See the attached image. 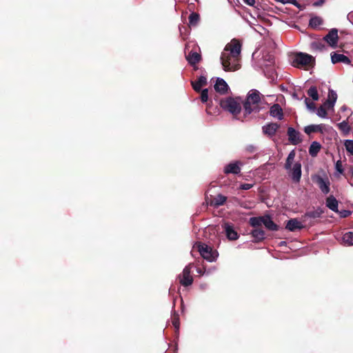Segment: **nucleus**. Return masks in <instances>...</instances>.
Listing matches in <instances>:
<instances>
[{
	"label": "nucleus",
	"mask_w": 353,
	"mask_h": 353,
	"mask_svg": "<svg viewBox=\"0 0 353 353\" xmlns=\"http://www.w3.org/2000/svg\"><path fill=\"white\" fill-rule=\"evenodd\" d=\"M241 45L236 39L228 43L221 55V63L225 71H236L239 69V57Z\"/></svg>",
	"instance_id": "1"
},
{
	"label": "nucleus",
	"mask_w": 353,
	"mask_h": 353,
	"mask_svg": "<svg viewBox=\"0 0 353 353\" xmlns=\"http://www.w3.org/2000/svg\"><path fill=\"white\" fill-rule=\"evenodd\" d=\"M295 157L296 152L294 150H292L288 155L284 168L292 181L298 183L300 182L302 175L301 163L300 161H294Z\"/></svg>",
	"instance_id": "2"
},
{
	"label": "nucleus",
	"mask_w": 353,
	"mask_h": 353,
	"mask_svg": "<svg viewBox=\"0 0 353 353\" xmlns=\"http://www.w3.org/2000/svg\"><path fill=\"white\" fill-rule=\"evenodd\" d=\"M261 93L257 90H251L247 95L243 103V108L245 114H250L252 112H259L262 108Z\"/></svg>",
	"instance_id": "3"
},
{
	"label": "nucleus",
	"mask_w": 353,
	"mask_h": 353,
	"mask_svg": "<svg viewBox=\"0 0 353 353\" xmlns=\"http://www.w3.org/2000/svg\"><path fill=\"white\" fill-rule=\"evenodd\" d=\"M314 60V57L312 55L304 52H296L290 57L291 63L296 68L308 65Z\"/></svg>",
	"instance_id": "4"
},
{
	"label": "nucleus",
	"mask_w": 353,
	"mask_h": 353,
	"mask_svg": "<svg viewBox=\"0 0 353 353\" xmlns=\"http://www.w3.org/2000/svg\"><path fill=\"white\" fill-rule=\"evenodd\" d=\"M198 251L201 256L209 262L215 261L219 256L218 252L213 250L211 247L205 243H198L196 245Z\"/></svg>",
	"instance_id": "5"
},
{
	"label": "nucleus",
	"mask_w": 353,
	"mask_h": 353,
	"mask_svg": "<svg viewBox=\"0 0 353 353\" xmlns=\"http://www.w3.org/2000/svg\"><path fill=\"white\" fill-rule=\"evenodd\" d=\"M220 105L223 109L234 115L239 114L241 110V103L236 99L232 97L221 100Z\"/></svg>",
	"instance_id": "6"
},
{
	"label": "nucleus",
	"mask_w": 353,
	"mask_h": 353,
	"mask_svg": "<svg viewBox=\"0 0 353 353\" xmlns=\"http://www.w3.org/2000/svg\"><path fill=\"white\" fill-rule=\"evenodd\" d=\"M191 269L192 264L190 263L184 268L182 274L179 275L180 283L183 286H189L193 282V279L190 275Z\"/></svg>",
	"instance_id": "7"
},
{
	"label": "nucleus",
	"mask_w": 353,
	"mask_h": 353,
	"mask_svg": "<svg viewBox=\"0 0 353 353\" xmlns=\"http://www.w3.org/2000/svg\"><path fill=\"white\" fill-rule=\"evenodd\" d=\"M243 165V163L239 161H232L224 166L223 172L226 174H238L241 172Z\"/></svg>",
	"instance_id": "8"
},
{
	"label": "nucleus",
	"mask_w": 353,
	"mask_h": 353,
	"mask_svg": "<svg viewBox=\"0 0 353 353\" xmlns=\"http://www.w3.org/2000/svg\"><path fill=\"white\" fill-rule=\"evenodd\" d=\"M324 40L331 46L332 48L337 47L339 36L338 30L336 28L332 29L325 37Z\"/></svg>",
	"instance_id": "9"
},
{
	"label": "nucleus",
	"mask_w": 353,
	"mask_h": 353,
	"mask_svg": "<svg viewBox=\"0 0 353 353\" xmlns=\"http://www.w3.org/2000/svg\"><path fill=\"white\" fill-rule=\"evenodd\" d=\"M314 181L317 183L319 189L324 194H327L329 193L330 188V181L327 178H323L321 176H316L314 177Z\"/></svg>",
	"instance_id": "10"
},
{
	"label": "nucleus",
	"mask_w": 353,
	"mask_h": 353,
	"mask_svg": "<svg viewBox=\"0 0 353 353\" xmlns=\"http://www.w3.org/2000/svg\"><path fill=\"white\" fill-rule=\"evenodd\" d=\"M332 128L330 126H327L325 124H319V125H309L304 128V132L307 134H310L314 132H321L323 133L325 131L328 130V129H331Z\"/></svg>",
	"instance_id": "11"
},
{
	"label": "nucleus",
	"mask_w": 353,
	"mask_h": 353,
	"mask_svg": "<svg viewBox=\"0 0 353 353\" xmlns=\"http://www.w3.org/2000/svg\"><path fill=\"white\" fill-rule=\"evenodd\" d=\"M288 136L289 141L292 145H298L302 141L301 133L292 127L288 129Z\"/></svg>",
	"instance_id": "12"
},
{
	"label": "nucleus",
	"mask_w": 353,
	"mask_h": 353,
	"mask_svg": "<svg viewBox=\"0 0 353 353\" xmlns=\"http://www.w3.org/2000/svg\"><path fill=\"white\" fill-rule=\"evenodd\" d=\"M279 127L280 125L276 123H268L262 127V132L268 137H272L276 134Z\"/></svg>",
	"instance_id": "13"
},
{
	"label": "nucleus",
	"mask_w": 353,
	"mask_h": 353,
	"mask_svg": "<svg viewBox=\"0 0 353 353\" xmlns=\"http://www.w3.org/2000/svg\"><path fill=\"white\" fill-rule=\"evenodd\" d=\"M331 61L334 64L337 63H343L345 64L350 65L351 63L350 59L347 56L342 54H337L336 52L331 54Z\"/></svg>",
	"instance_id": "14"
},
{
	"label": "nucleus",
	"mask_w": 353,
	"mask_h": 353,
	"mask_svg": "<svg viewBox=\"0 0 353 353\" xmlns=\"http://www.w3.org/2000/svg\"><path fill=\"white\" fill-rule=\"evenodd\" d=\"M270 115L273 118L282 120L283 118V112L281 105L278 103L272 105L270 108Z\"/></svg>",
	"instance_id": "15"
},
{
	"label": "nucleus",
	"mask_w": 353,
	"mask_h": 353,
	"mask_svg": "<svg viewBox=\"0 0 353 353\" xmlns=\"http://www.w3.org/2000/svg\"><path fill=\"white\" fill-rule=\"evenodd\" d=\"M303 228L304 226L302 223L296 219H290L285 225V228L290 232H294L296 230H301Z\"/></svg>",
	"instance_id": "16"
},
{
	"label": "nucleus",
	"mask_w": 353,
	"mask_h": 353,
	"mask_svg": "<svg viewBox=\"0 0 353 353\" xmlns=\"http://www.w3.org/2000/svg\"><path fill=\"white\" fill-rule=\"evenodd\" d=\"M229 87L226 81L222 78L218 77L214 84V89L216 92L221 94L227 92Z\"/></svg>",
	"instance_id": "17"
},
{
	"label": "nucleus",
	"mask_w": 353,
	"mask_h": 353,
	"mask_svg": "<svg viewBox=\"0 0 353 353\" xmlns=\"http://www.w3.org/2000/svg\"><path fill=\"white\" fill-rule=\"evenodd\" d=\"M337 99V94L333 90H329L328 99L324 103V106L327 108H333Z\"/></svg>",
	"instance_id": "18"
},
{
	"label": "nucleus",
	"mask_w": 353,
	"mask_h": 353,
	"mask_svg": "<svg viewBox=\"0 0 353 353\" xmlns=\"http://www.w3.org/2000/svg\"><path fill=\"white\" fill-rule=\"evenodd\" d=\"M223 228L226 236L229 240L234 241L239 238L237 232L234 230V228L232 225L229 223H225Z\"/></svg>",
	"instance_id": "19"
},
{
	"label": "nucleus",
	"mask_w": 353,
	"mask_h": 353,
	"mask_svg": "<svg viewBox=\"0 0 353 353\" xmlns=\"http://www.w3.org/2000/svg\"><path fill=\"white\" fill-rule=\"evenodd\" d=\"M325 204L326 206L332 211L335 212H339V202L333 195H330L326 199Z\"/></svg>",
	"instance_id": "20"
},
{
	"label": "nucleus",
	"mask_w": 353,
	"mask_h": 353,
	"mask_svg": "<svg viewBox=\"0 0 353 353\" xmlns=\"http://www.w3.org/2000/svg\"><path fill=\"white\" fill-rule=\"evenodd\" d=\"M207 84V79L204 76H200L197 81H192V85L193 89L196 92H200L201 88Z\"/></svg>",
	"instance_id": "21"
},
{
	"label": "nucleus",
	"mask_w": 353,
	"mask_h": 353,
	"mask_svg": "<svg viewBox=\"0 0 353 353\" xmlns=\"http://www.w3.org/2000/svg\"><path fill=\"white\" fill-rule=\"evenodd\" d=\"M186 59L190 65H194L199 62L201 55L196 52L190 51L189 54L186 55Z\"/></svg>",
	"instance_id": "22"
},
{
	"label": "nucleus",
	"mask_w": 353,
	"mask_h": 353,
	"mask_svg": "<svg viewBox=\"0 0 353 353\" xmlns=\"http://www.w3.org/2000/svg\"><path fill=\"white\" fill-rule=\"evenodd\" d=\"M263 225L270 231H277L279 230V226L274 223L269 215H265Z\"/></svg>",
	"instance_id": "23"
},
{
	"label": "nucleus",
	"mask_w": 353,
	"mask_h": 353,
	"mask_svg": "<svg viewBox=\"0 0 353 353\" xmlns=\"http://www.w3.org/2000/svg\"><path fill=\"white\" fill-rule=\"evenodd\" d=\"M342 243L346 246L353 245V232H347L343 234Z\"/></svg>",
	"instance_id": "24"
},
{
	"label": "nucleus",
	"mask_w": 353,
	"mask_h": 353,
	"mask_svg": "<svg viewBox=\"0 0 353 353\" xmlns=\"http://www.w3.org/2000/svg\"><path fill=\"white\" fill-rule=\"evenodd\" d=\"M349 117L350 116H348L347 118ZM337 127L343 132L344 135H347L351 130V128L348 123L347 120L343 121L342 122L337 123Z\"/></svg>",
	"instance_id": "25"
},
{
	"label": "nucleus",
	"mask_w": 353,
	"mask_h": 353,
	"mask_svg": "<svg viewBox=\"0 0 353 353\" xmlns=\"http://www.w3.org/2000/svg\"><path fill=\"white\" fill-rule=\"evenodd\" d=\"M321 145L317 141H313L310 148L309 153L312 157H316L321 150Z\"/></svg>",
	"instance_id": "26"
},
{
	"label": "nucleus",
	"mask_w": 353,
	"mask_h": 353,
	"mask_svg": "<svg viewBox=\"0 0 353 353\" xmlns=\"http://www.w3.org/2000/svg\"><path fill=\"white\" fill-rule=\"evenodd\" d=\"M265 216L251 217L249 219V223L251 226L256 228L263 224Z\"/></svg>",
	"instance_id": "27"
},
{
	"label": "nucleus",
	"mask_w": 353,
	"mask_h": 353,
	"mask_svg": "<svg viewBox=\"0 0 353 353\" xmlns=\"http://www.w3.org/2000/svg\"><path fill=\"white\" fill-rule=\"evenodd\" d=\"M252 236L256 242H259L265 239V232L261 229H254L251 232Z\"/></svg>",
	"instance_id": "28"
},
{
	"label": "nucleus",
	"mask_w": 353,
	"mask_h": 353,
	"mask_svg": "<svg viewBox=\"0 0 353 353\" xmlns=\"http://www.w3.org/2000/svg\"><path fill=\"white\" fill-rule=\"evenodd\" d=\"M323 213V211L321 208H318L316 210L307 212L305 214L304 218H310V219H316L319 218Z\"/></svg>",
	"instance_id": "29"
},
{
	"label": "nucleus",
	"mask_w": 353,
	"mask_h": 353,
	"mask_svg": "<svg viewBox=\"0 0 353 353\" xmlns=\"http://www.w3.org/2000/svg\"><path fill=\"white\" fill-rule=\"evenodd\" d=\"M200 16L196 12H192L189 16V26H196L199 22Z\"/></svg>",
	"instance_id": "30"
},
{
	"label": "nucleus",
	"mask_w": 353,
	"mask_h": 353,
	"mask_svg": "<svg viewBox=\"0 0 353 353\" xmlns=\"http://www.w3.org/2000/svg\"><path fill=\"white\" fill-rule=\"evenodd\" d=\"M227 198L226 196L222 195V194H218L216 196H215L212 201V204L214 206H220L224 204V203L226 201Z\"/></svg>",
	"instance_id": "31"
},
{
	"label": "nucleus",
	"mask_w": 353,
	"mask_h": 353,
	"mask_svg": "<svg viewBox=\"0 0 353 353\" xmlns=\"http://www.w3.org/2000/svg\"><path fill=\"white\" fill-rule=\"evenodd\" d=\"M322 23V19L317 16L312 17L309 21V26L313 28H316L319 27Z\"/></svg>",
	"instance_id": "32"
},
{
	"label": "nucleus",
	"mask_w": 353,
	"mask_h": 353,
	"mask_svg": "<svg viewBox=\"0 0 353 353\" xmlns=\"http://www.w3.org/2000/svg\"><path fill=\"white\" fill-rule=\"evenodd\" d=\"M307 94L314 101H318L319 99L318 91L315 86H312L309 88L307 90Z\"/></svg>",
	"instance_id": "33"
},
{
	"label": "nucleus",
	"mask_w": 353,
	"mask_h": 353,
	"mask_svg": "<svg viewBox=\"0 0 353 353\" xmlns=\"http://www.w3.org/2000/svg\"><path fill=\"white\" fill-rule=\"evenodd\" d=\"M326 106L321 105L316 110V114L321 118H327V111L325 110Z\"/></svg>",
	"instance_id": "34"
},
{
	"label": "nucleus",
	"mask_w": 353,
	"mask_h": 353,
	"mask_svg": "<svg viewBox=\"0 0 353 353\" xmlns=\"http://www.w3.org/2000/svg\"><path fill=\"white\" fill-rule=\"evenodd\" d=\"M344 145L347 152L353 155V140L347 139L345 141Z\"/></svg>",
	"instance_id": "35"
},
{
	"label": "nucleus",
	"mask_w": 353,
	"mask_h": 353,
	"mask_svg": "<svg viewBox=\"0 0 353 353\" xmlns=\"http://www.w3.org/2000/svg\"><path fill=\"white\" fill-rule=\"evenodd\" d=\"M304 102H305V104L308 110H312V111L315 110V109H316L315 104L312 101H310L309 99L305 98Z\"/></svg>",
	"instance_id": "36"
},
{
	"label": "nucleus",
	"mask_w": 353,
	"mask_h": 353,
	"mask_svg": "<svg viewBox=\"0 0 353 353\" xmlns=\"http://www.w3.org/2000/svg\"><path fill=\"white\" fill-rule=\"evenodd\" d=\"M201 100L203 103H205L208 100V90L207 88L201 90Z\"/></svg>",
	"instance_id": "37"
},
{
	"label": "nucleus",
	"mask_w": 353,
	"mask_h": 353,
	"mask_svg": "<svg viewBox=\"0 0 353 353\" xmlns=\"http://www.w3.org/2000/svg\"><path fill=\"white\" fill-rule=\"evenodd\" d=\"M172 325L175 327L176 331L178 332L179 330V325H180L179 318L178 314H174V316L173 317V319H172Z\"/></svg>",
	"instance_id": "38"
},
{
	"label": "nucleus",
	"mask_w": 353,
	"mask_h": 353,
	"mask_svg": "<svg viewBox=\"0 0 353 353\" xmlns=\"http://www.w3.org/2000/svg\"><path fill=\"white\" fill-rule=\"evenodd\" d=\"M335 169L340 174L343 173V168L341 161H336L335 163Z\"/></svg>",
	"instance_id": "39"
},
{
	"label": "nucleus",
	"mask_w": 353,
	"mask_h": 353,
	"mask_svg": "<svg viewBox=\"0 0 353 353\" xmlns=\"http://www.w3.org/2000/svg\"><path fill=\"white\" fill-rule=\"evenodd\" d=\"M245 150L248 153H254L257 150V148H256V146L250 144V145H248L245 147Z\"/></svg>",
	"instance_id": "40"
},
{
	"label": "nucleus",
	"mask_w": 353,
	"mask_h": 353,
	"mask_svg": "<svg viewBox=\"0 0 353 353\" xmlns=\"http://www.w3.org/2000/svg\"><path fill=\"white\" fill-rule=\"evenodd\" d=\"M254 186L253 184L250 183H243L240 185L239 188L243 190H248Z\"/></svg>",
	"instance_id": "41"
},
{
	"label": "nucleus",
	"mask_w": 353,
	"mask_h": 353,
	"mask_svg": "<svg viewBox=\"0 0 353 353\" xmlns=\"http://www.w3.org/2000/svg\"><path fill=\"white\" fill-rule=\"evenodd\" d=\"M341 217L345 218L351 214V212L349 210H341L337 212Z\"/></svg>",
	"instance_id": "42"
},
{
	"label": "nucleus",
	"mask_w": 353,
	"mask_h": 353,
	"mask_svg": "<svg viewBox=\"0 0 353 353\" xmlns=\"http://www.w3.org/2000/svg\"><path fill=\"white\" fill-rule=\"evenodd\" d=\"M196 272L197 273L200 274H202V275H204V274H206V275H209L210 273H211V270L209 269V270H203L201 268H198L196 270Z\"/></svg>",
	"instance_id": "43"
},
{
	"label": "nucleus",
	"mask_w": 353,
	"mask_h": 353,
	"mask_svg": "<svg viewBox=\"0 0 353 353\" xmlns=\"http://www.w3.org/2000/svg\"><path fill=\"white\" fill-rule=\"evenodd\" d=\"M312 46L316 49H319V50H321L323 47V46L321 43H319V42H314L312 43Z\"/></svg>",
	"instance_id": "44"
},
{
	"label": "nucleus",
	"mask_w": 353,
	"mask_h": 353,
	"mask_svg": "<svg viewBox=\"0 0 353 353\" xmlns=\"http://www.w3.org/2000/svg\"><path fill=\"white\" fill-rule=\"evenodd\" d=\"M324 1H325L324 0H316L314 3V6H321L324 3Z\"/></svg>",
	"instance_id": "45"
},
{
	"label": "nucleus",
	"mask_w": 353,
	"mask_h": 353,
	"mask_svg": "<svg viewBox=\"0 0 353 353\" xmlns=\"http://www.w3.org/2000/svg\"><path fill=\"white\" fill-rule=\"evenodd\" d=\"M244 1V3H245L246 4H248V6H254V4L255 3V0H243Z\"/></svg>",
	"instance_id": "46"
},
{
	"label": "nucleus",
	"mask_w": 353,
	"mask_h": 353,
	"mask_svg": "<svg viewBox=\"0 0 353 353\" xmlns=\"http://www.w3.org/2000/svg\"><path fill=\"white\" fill-rule=\"evenodd\" d=\"M341 110L342 111H343V112H344V111H347V110H348V108H347V106H345V105H343V106L341 107ZM349 112H350V115H352V112H351V110H349Z\"/></svg>",
	"instance_id": "47"
},
{
	"label": "nucleus",
	"mask_w": 353,
	"mask_h": 353,
	"mask_svg": "<svg viewBox=\"0 0 353 353\" xmlns=\"http://www.w3.org/2000/svg\"><path fill=\"white\" fill-rule=\"evenodd\" d=\"M350 173H351V175H352V181H350V184L351 186L353 187V170H350Z\"/></svg>",
	"instance_id": "48"
},
{
	"label": "nucleus",
	"mask_w": 353,
	"mask_h": 353,
	"mask_svg": "<svg viewBox=\"0 0 353 353\" xmlns=\"http://www.w3.org/2000/svg\"><path fill=\"white\" fill-rule=\"evenodd\" d=\"M285 243V241H282V242L281 243V245H283V243Z\"/></svg>",
	"instance_id": "49"
}]
</instances>
